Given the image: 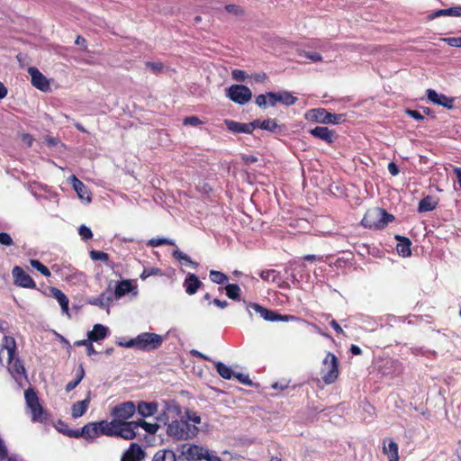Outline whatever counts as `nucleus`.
<instances>
[{
  "label": "nucleus",
  "mask_w": 461,
  "mask_h": 461,
  "mask_svg": "<svg viewBox=\"0 0 461 461\" xmlns=\"http://www.w3.org/2000/svg\"><path fill=\"white\" fill-rule=\"evenodd\" d=\"M164 341V337L157 333L142 332L137 337L129 339L126 344L127 348L149 352L159 348Z\"/></svg>",
  "instance_id": "obj_1"
},
{
  "label": "nucleus",
  "mask_w": 461,
  "mask_h": 461,
  "mask_svg": "<svg viewBox=\"0 0 461 461\" xmlns=\"http://www.w3.org/2000/svg\"><path fill=\"white\" fill-rule=\"evenodd\" d=\"M394 220V216L388 213L385 210L375 207L369 209L364 215L361 224L365 228L382 230L384 229L387 224Z\"/></svg>",
  "instance_id": "obj_2"
},
{
  "label": "nucleus",
  "mask_w": 461,
  "mask_h": 461,
  "mask_svg": "<svg viewBox=\"0 0 461 461\" xmlns=\"http://www.w3.org/2000/svg\"><path fill=\"white\" fill-rule=\"evenodd\" d=\"M199 429L186 420H176L167 424V434L176 440L189 439L196 436Z\"/></svg>",
  "instance_id": "obj_3"
},
{
  "label": "nucleus",
  "mask_w": 461,
  "mask_h": 461,
  "mask_svg": "<svg viewBox=\"0 0 461 461\" xmlns=\"http://www.w3.org/2000/svg\"><path fill=\"white\" fill-rule=\"evenodd\" d=\"M321 374L326 384H330L336 381L339 375V361L334 354L327 353L322 361Z\"/></svg>",
  "instance_id": "obj_4"
},
{
  "label": "nucleus",
  "mask_w": 461,
  "mask_h": 461,
  "mask_svg": "<svg viewBox=\"0 0 461 461\" xmlns=\"http://www.w3.org/2000/svg\"><path fill=\"white\" fill-rule=\"evenodd\" d=\"M226 92V96L239 104H245L252 98L251 90L244 85H232Z\"/></svg>",
  "instance_id": "obj_5"
},
{
  "label": "nucleus",
  "mask_w": 461,
  "mask_h": 461,
  "mask_svg": "<svg viewBox=\"0 0 461 461\" xmlns=\"http://www.w3.org/2000/svg\"><path fill=\"white\" fill-rule=\"evenodd\" d=\"M311 119L322 124H339L344 121V115L329 113L324 108L312 109L309 112Z\"/></svg>",
  "instance_id": "obj_6"
},
{
  "label": "nucleus",
  "mask_w": 461,
  "mask_h": 461,
  "mask_svg": "<svg viewBox=\"0 0 461 461\" xmlns=\"http://www.w3.org/2000/svg\"><path fill=\"white\" fill-rule=\"evenodd\" d=\"M268 105L274 107L277 103H280L285 106H291L297 101L291 92L282 90L278 92H267Z\"/></svg>",
  "instance_id": "obj_7"
},
{
  "label": "nucleus",
  "mask_w": 461,
  "mask_h": 461,
  "mask_svg": "<svg viewBox=\"0 0 461 461\" xmlns=\"http://www.w3.org/2000/svg\"><path fill=\"white\" fill-rule=\"evenodd\" d=\"M181 456L187 461H198L206 454V448L197 445L182 444L178 447Z\"/></svg>",
  "instance_id": "obj_8"
},
{
  "label": "nucleus",
  "mask_w": 461,
  "mask_h": 461,
  "mask_svg": "<svg viewBox=\"0 0 461 461\" xmlns=\"http://www.w3.org/2000/svg\"><path fill=\"white\" fill-rule=\"evenodd\" d=\"M136 411V406L133 402H124L118 405H115L111 411L113 417L115 420L125 421V420L130 419Z\"/></svg>",
  "instance_id": "obj_9"
},
{
  "label": "nucleus",
  "mask_w": 461,
  "mask_h": 461,
  "mask_svg": "<svg viewBox=\"0 0 461 461\" xmlns=\"http://www.w3.org/2000/svg\"><path fill=\"white\" fill-rule=\"evenodd\" d=\"M14 284L24 288H35L33 279L20 267H14L12 271Z\"/></svg>",
  "instance_id": "obj_10"
},
{
  "label": "nucleus",
  "mask_w": 461,
  "mask_h": 461,
  "mask_svg": "<svg viewBox=\"0 0 461 461\" xmlns=\"http://www.w3.org/2000/svg\"><path fill=\"white\" fill-rule=\"evenodd\" d=\"M28 73L31 76L32 85L41 91H47L50 88V83L46 77L34 67L28 68Z\"/></svg>",
  "instance_id": "obj_11"
},
{
  "label": "nucleus",
  "mask_w": 461,
  "mask_h": 461,
  "mask_svg": "<svg viewBox=\"0 0 461 461\" xmlns=\"http://www.w3.org/2000/svg\"><path fill=\"white\" fill-rule=\"evenodd\" d=\"M427 97L431 103L445 108L452 109L454 106V98L448 97L443 94H438L434 89L427 90Z\"/></svg>",
  "instance_id": "obj_12"
},
{
  "label": "nucleus",
  "mask_w": 461,
  "mask_h": 461,
  "mask_svg": "<svg viewBox=\"0 0 461 461\" xmlns=\"http://www.w3.org/2000/svg\"><path fill=\"white\" fill-rule=\"evenodd\" d=\"M69 183L72 184L74 190L77 194L78 197L82 201H86L87 203L91 202V195L89 189L86 185L80 181L75 175H72L68 177Z\"/></svg>",
  "instance_id": "obj_13"
},
{
  "label": "nucleus",
  "mask_w": 461,
  "mask_h": 461,
  "mask_svg": "<svg viewBox=\"0 0 461 461\" xmlns=\"http://www.w3.org/2000/svg\"><path fill=\"white\" fill-rule=\"evenodd\" d=\"M145 452L137 443H131L129 449L122 455L121 461H141Z\"/></svg>",
  "instance_id": "obj_14"
},
{
  "label": "nucleus",
  "mask_w": 461,
  "mask_h": 461,
  "mask_svg": "<svg viewBox=\"0 0 461 461\" xmlns=\"http://www.w3.org/2000/svg\"><path fill=\"white\" fill-rule=\"evenodd\" d=\"M113 301V295L111 292H104L97 297H94L88 300V303L91 305L98 306L101 309H106L109 312L110 306Z\"/></svg>",
  "instance_id": "obj_15"
},
{
  "label": "nucleus",
  "mask_w": 461,
  "mask_h": 461,
  "mask_svg": "<svg viewBox=\"0 0 461 461\" xmlns=\"http://www.w3.org/2000/svg\"><path fill=\"white\" fill-rule=\"evenodd\" d=\"M91 401V391H88L86 397L82 401H77L71 407V415L74 419L82 417L87 411Z\"/></svg>",
  "instance_id": "obj_16"
},
{
  "label": "nucleus",
  "mask_w": 461,
  "mask_h": 461,
  "mask_svg": "<svg viewBox=\"0 0 461 461\" xmlns=\"http://www.w3.org/2000/svg\"><path fill=\"white\" fill-rule=\"evenodd\" d=\"M115 437H120L124 439L135 438L136 431H134V425L128 421L118 420Z\"/></svg>",
  "instance_id": "obj_17"
},
{
  "label": "nucleus",
  "mask_w": 461,
  "mask_h": 461,
  "mask_svg": "<svg viewBox=\"0 0 461 461\" xmlns=\"http://www.w3.org/2000/svg\"><path fill=\"white\" fill-rule=\"evenodd\" d=\"M310 133L315 138L322 140L327 143H332L336 136L334 131L330 130L328 127L325 126H317L312 129L310 131Z\"/></svg>",
  "instance_id": "obj_18"
},
{
  "label": "nucleus",
  "mask_w": 461,
  "mask_h": 461,
  "mask_svg": "<svg viewBox=\"0 0 461 461\" xmlns=\"http://www.w3.org/2000/svg\"><path fill=\"white\" fill-rule=\"evenodd\" d=\"M201 285L202 282L199 280L196 275L193 273H188L183 283L185 293L189 295L196 294Z\"/></svg>",
  "instance_id": "obj_19"
},
{
  "label": "nucleus",
  "mask_w": 461,
  "mask_h": 461,
  "mask_svg": "<svg viewBox=\"0 0 461 461\" xmlns=\"http://www.w3.org/2000/svg\"><path fill=\"white\" fill-rule=\"evenodd\" d=\"M109 333V330L103 324H95L93 330L87 332V338L90 341L98 342L104 339Z\"/></svg>",
  "instance_id": "obj_20"
},
{
  "label": "nucleus",
  "mask_w": 461,
  "mask_h": 461,
  "mask_svg": "<svg viewBox=\"0 0 461 461\" xmlns=\"http://www.w3.org/2000/svg\"><path fill=\"white\" fill-rule=\"evenodd\" d=\"M136 408L141 417L147 418L153 416L158 411V404L155 402H140Z\"/></svg>",
  "instance_id": "obj_21"
},
{
  "label": "nucleus",
  "mask_w": 461,
  "mask_h": 461,
  "mask_svg": "<svg viewBox=\"0 0 461 461\" xmlns=\"http://www.w3.org/2000/svg\"><path fill=\"white\" fill-rule=\"evenodd\" d=\"M99 434L109 437H115L116 429L118 427V420L113 419L112 421L101 420L97 422Z\"/></svg>",
  "instance_id": "obj_22"
},
{
  "label": "nucleus",
  "mask_w": 461,
  "mask_h": 461,
  "mask_svg": "<svg viewBox=\"0 0 461 461\" xmlns=\"http://www.w3.org/2000/svg\"><path fill=\"white\" fill-rule=\"evenodd\" d=\"M440 16L461 17V5L453 6L447 9H439L428 15V20H434Z\"/></svg>",
  "instance_id": "obj_23"
},
{
  "label": "nucleus",
  "mask_w": 461,
  "mask_h": 461,
  "mask_svg": "<svg viewBox=\"0 0 461 461\" xmlns=\"http://www.w3.org/2000/svg\"><path fill=\"white\" fill-rule=\"evenodd\" d=\"M134 289L131 281L129 279L122 280L120 282H117L115 287H114V294L113 297L116 299H120L126 295L127 294L131 293Z\"/></svg>",
  "instance_id": "obj_24"
},
{
  "label": "nucleus",
  "mask_w": 461,
  "mask_h": 461,
  "mask_svg": "<svg viewBox=\"0 0 461 461\" xmlns=\"http://www.w3.org/2000/svg\"><path fill=\"white\" fill-rule=\"evenodd\" d=\"M50 292L52 296L59 302L62 312L69 316V300L68 296L61 290L56 287H52Z\"/></svg>",
  "instance_id": "obj_25"
},
{
  "label": "nucleus",
  "mask_w": 461,
  "mask_h": 461,
  "mask_svg": "<svg viewBox=\"0 0 461 461\" xmlns=\"http://www.w3.org/2000/svg\"><path fill=\"white\" fill-rule=\"evenodd\" d=\"M224 123L227 129L234 133H247L250 134V125L248 123L239 122L232 120H225Z\"/></svg>",
  "instance_id": "obj_26"
},
{
  "label": "nucleus",
  "mask_w": 461,
  "mask_h": 461,
  "mask_svg": "<svg viewBox=\"0 0 461 461\" xmlns=\"http://www.w3.org/2000/svg\"><path fill=\"white\" fill-rule=\"evenodd\" d=\"M395 239L398 240L396 247L397 252L402 257H409L411 254V242L408 238L396 235Z\"/></svg>",
  "instance_id": "obj_27"
},
{
  "label": "nucleus",
  "mask_w": 461,
  "mask_h": 461,
  "mask_svg": "<svg viewBox=\"0 0 461 461\" xmlns=\"http://www.w3.org/2000/svg\"><path fill=\"white\" fill-rule=\"evenodd\" d=\"M438 202L432 196L427 195L419 203V212H431L437 207Z\"/></svg>",
  "instance_id": "obj_28"
},
{
  "label": "nucleus",
  "mask_w": 461,
  "mask_h": 461,
  "mask_svg": "<svg viewBox=\"0 0 461 461\" xmlns=\"http://www.w3.org/2000/svg\"><path fill=\"white\" fill-rule=\"evenodd\" d=\"M81 433H84V438L86 439H94L97 438L99 434L97 422H90L81 428Z\"/></svg>",
  "instance_id": "obj_29"
},
{
  "label": "nucleus",
  "mask_w": 461,
  "mask_h": 461,
  "mask_svg": "<svg viewBox=\"0 0 461 461\" xmlns=\"http://www.w3.org/2000/svg\"><path fill=\"white\" fill-rule=\"evenodd\" d=\"M152 461H176V456L173 450L160 449L153 456Z\"/></svg>",
  "instance_id": "obj_30"
},
{
  "label": "nucleus",
  "mask_w": 461,
  "mask_h": 461,
  "mask_svg": "<svg viewBox=\"0 0 461 461\" xmlns=\"http://www.w3.org/2000/svg\"><path fill=\"white\" fill-rule=\"evenodd\" d=\"M172 256L175 259L178 260L182 265H189L194 268L198 267V263L191 259V258L179 249H176L172 252Z\"/></svg>",
  "instance_id": "obj_31"
},
{
  "label": "nucleus",
  "mask_w": 461,
  "mask_h": 461,
  "mask_svg": "<svg viewBox=\"0 0 461 461\" xmlns=\"http://www.w3.org/2000/svg\"><path fill=\"white\" fill-rule=\"evenodd\" d=\"M90 258L94 261H103L110 268L114 269L115 264L109 260V255L104 251L99 250H91Z\"/></svg>",
  "instance_id": "obj_32"
},
{
  "label": "nucleus",
  "mask_w": 461,
  "mask_h": 461,
  "mask_svg": "<svg viewBox=\"0 0 461 461\" xmlns=\"http://www.w3.org/2000/svg\"><path fill=\"white\" fill-rule=\"evenodd\" d=\"M9 371L15 380L21 379L25 374V368L19 359L14 360V363H12V360L10 361Z\"/></svg>",
  "instance_id": "obj_33"
},
{
  "label": "nucleus",
  "mask_w": 461,
  "mask_h": 461,
  "mask_svg": "<svg viewBox=\"0 0 461 461\" xmlns=\"http://www.w3.org/2000/svg\"><path fill=\"white\" fill-rule=\"evenodd\" d=\"M84 377H85V369L83 367V365L80 364L78 366V369L77 370L76 378L67 384V385L65 387L66 392L68 393V392L74 390L79 384V383L83 380Z\"/></svg>",
  "instance_id": "obj_34"
},
{
  "label": "nucleus",
  "mask_w": 461,
  "mask_h": 461,
  "mask_svg": "<svg viewBox=\"0 0 461 461\" xmlns=\"http://www.w3.org/2000/svg\"><path fill=\"white\" fill-rule=\"evenodd\" d=\"M215 368L218 372V374L224 379H231L234 376V372L231 370V368L222 362H215L214 363Z\"/></svg>",
  "instance_id": "obj_35"
},
{
  "label": "nucleus",
  "mask_w": 461,
  "mask_h": 461,
  "mask_svg": "<svg viewBox=\"0 0 461 461\" xmlns=\"http://www.w3.org/2000/svg\"><path fill=\"white\" fill-rule=\"evenodd\" d=\"M3 347L7 350L9 361L13 360L16 350L14 339L13 337L5 336Z\"/></svg>",
  "instance_id": "obj_36"
},
{
  "label": "nucleus",
  "mask_w": 461,
  "mask_h": 461,
  "mask_svg": "<svg viewBox=\"0 0 461 461\" xmlns=\"http://www.w3.org/2000/svg\"><path fill=\"white\" fill-rule=\"evenodd\" d=\"M384 451L389 456V461H398V445L390 440L387 446L384 447Z\"/></svg>",
  "instance_id": "obj_37"
},
{
  "label": "nucleus",
  "mask_w": 461,
  "mask_h": 461,
  "mask_svg": "<svg viewBox=\"0 0 461 461\" xmlns=\"http://www.w3.org/2000/svg\"><path fill=\"white\" fill-rule=\"evenodd\" d=\"M259 276L267 282L276 283L280 280L279 273L275 269L262 270Z\"/></svg>",
  "instance_id": "obj_38"
},
{
  "label": "nucleus",
  "mask_w": 461,
  "mask_h": 461,
  "mask_svg": "<svg viewBox=\"0 0 461 461\" xmlns=\"http://www.w3.org/2000/svg\"><path fill=\"white\" fill-rule=\"evenodd\" d=\"M226 295L231 300H240V288L236 284H229L225 286Z\"/></svg>",
  "instance_id": "obj_39"
},
{
  "label": "nucleus",
  "mask_w": 461,
  "mask_h": 461,
  "mask_svg": "<svg viewBox=\"0 0 461 461\" xmlns=\"http://www.w3.org/2000/svg\"><path fill=\"white\" fill-rule=\"evenodd\" d=\"M209 277L212 282L218 284V285H222V284L226 283L229 279L228 276L224 273L217 271V270H211L210 274H209Z\"/></svg>",
  "instance_id": "obj_40"
},
{
  "label": "nucleus",
  "mask_w": 461,
  "mask_h": 461,
  "mask_svg": "<svg viewBox=\"0 0 461 461\" xmlns=\"http://www.w3.org/2000/svg\"><path fill=\"white\" fill-rule=\"evenodd\" d=\"M31 266L38 270L41 274H42L44 276L49 277L50 276L51 273L50 269L44 266L41 262H40L37 259H30Z\"/></svg>",
  "instance_id": "obj_41"
},
{
  "label": "nucleus",
  "mask_w": 461,
  "mask_h": 461,
  "mask_svg": "<svg viewBox=\"0 0 461 461\" xmlns=\"http://www.w3.org/2000/svg\"><path fill=\"white\" fill-rule=\"evenodd\" d=\"M32 415V420L33 421H42L43 420V409L41 405L39 403H36L35 405L29 406Z\"/></svg>",
  "instance_id": "obj_42"
},
{
  "label": "nucleus",
  "mask_w": 461,
  "mask_h": 461,
  "mask_svg": "<svg viewBox=\"0 0 461 461\" xmlns=\"http://www.w3.org/2000/svg\"><path fill=\"white\" fill-rule=\"evenodd\" d=\"M94 341H90L89 339H83V340H77L75 342V346L80 347L85 346L86 349V353L88 356L95 355L97 352L94 348L93 343Z\"/></svg>",
  "instance_id": "obj_43"
},
{
  "label": "nucleus",
  "mask_w": 461,
  "mask_h": 461,
  "mask_svg": "<svg viewBox=\"0 0 461 461\" xmlns=\"http://www.w3.org/2000/svg\"><path fill=\"white\" fill-rule=\"evenodd\" d=\"M279 128L278 124L276 123V120L273 119H267L262 121L261 123V129L270 131V132H276L277 129Z\"/></svg>",
  "instance_id": "obj_44"
},
{
  "label": "nucleus",
  "mask_w": 461,
  "mask_h": 461,
  "mask_svg": "<svg viewBox=\"0 0 461 461\" xmlns=\"http://www.w3.org/2000/svg\"><path fill=\"white\" fill-rule=\"evenodd\" d=\"M149 245L151 247H158L161 245H171L175 246V241L166 238H154L149 241Z\"/></svg>",
  "instance_id": "obj_45"
},
{
  "label": "nucleus",
  "mask_w": 461,
  "mask_h": 461,
  "mask_svg": "<svg viewBox=\"0 0 461 461\" xmlns=\"http://www.w3.org/2000/svg\"><path fill=\"white\" fill-rule=\"evenodd\" d=\"M24 396H25V401H26L28 407L32 406V405L33 406L36 403H39L38 396H37L36 393L34 391H32V389L26 390L24 393Z\"/></svg>",
  "instance_id": "obj_46"
},
{
  "label": "nucleus",
  "mask_w": 461,
  "mask_h": 461,
  "mask_svg": "<svg viewBox=\"0 0 461 461\" xmlns=\"http://www.w3.org/2000/svg\"><path fill=\"white\" fill-rule=\"evenodd\" d=\"M299 56L307 58L313 62H318V61L322 60L321 55L315 51H304L303 50L299 53Z\"/></svg>",
  "instance_id": "obj_47"
},
{
  "label": "nucleus",
  "mask_w": 461,
  "mask_h": 461,
  "mask_svg": "<svg viewBox=\"0 0 461 461\" xmlns=\"http://www.w3.org/2000/svg\"><path fill=\"white\" fill-rule=\"evenodd\" d=\"M78 234L81 236L82 240H90L93 237V232L91 230V229L86 225H81L78 228Z\"/></svg>",
  "instance_id": "obj_48"
},
{
  "label": "nucleus",
  "mask_w": 461,
  "mask_h": 461,
  "mask_svg": "<svg viewBox=\"0 0 461 461\" xmlns=\"http://www.w3.org/2000/svg\"><path fill=\"white\" fill-rule=\"evenodd\" d=\"M142 425H143L142 429L149 434L157 433V431L158 430V429L160 427V425L158 423H149L147 421L143 422Z\"/></svg>",
  "instance_id": "obj_49"
},
{
  "label": "nucleus",
  "mask_w": 461,
  "mask_h": 461,
  "mask_svg": "<svg viewBox=\"0 0 461 461\" xmlns=\"http://www.w3.org/2000/svg\"><path fill=\"white\" fill-rule=\"evenodd\" d=\"M225 10L229 14H232L236 16L241 15L243 14V9L237 5H225Z\"/></svg>",
  "instance_id": "obj_50"
},
{
  "label": "nucleus",
  "mask_w": 461,
  "mask_h": 461,
  "mask_svg": "<svg viewBox=\"0 0 461 461\" xmlns=\"http://www.w3.org/2000/svg\"><path fill=\"white\" fill-rule=\"evenodd\" d=\"M256 104L261 108H266L268 104L267 92L266 94L258 95L256 97Z\"/></svg>",
  "instance_id": "obj_51"
},
{
  "label": "nucleus",
  "mask_w": 461,
  "mask_h": 461,
  "mask_svg": "<svg viewBox=\"0 0 461 461\" xmlns=\"http://www.w3.org/2000/svg\"><path fill=\"white\" fill-rule=\"evenodd\" d=\"M0 244L5 246H12L14 244V240L11 235L7 232H0Z\"/></svg>",
  "instance_id": "obj_52"
},
{
  "label": "nucleus",
  "mask_w": 461,
  "mask_h": 461,
  "mask_svg": "<svg viewBox=\"0 0 461 461\" xmlns=\"http://www.w3.org/2000/svg\"><path fill=\"white\" fill-rule=\"evenodd\" d=\"M160 272V270L157 267H152V268H145L142 273L140 274V278L142 280H145L146 278L151 276H155V275H158V273Z\"/></svg>",
  "instance_id": "obj_53"
},
{
  "label": "nucleus",
  "mask_w": 461,
  "mask_h": 461,
  "mask_svg": "<svg viewBox=\"0 0 461 461\" xmlns=\"http://www.w3.org/2000/svg\"><path fill=\"white\" fill-rule=\"evenodd\" d=\"M239 382L245 385H251L252 382L249 379V375H243L241 373H234V376Z\"/></svg>",
  "instance_id": "obj_54"
},
{
  "label": "nucleus",
  "mask_w": 461,
  "mask_h": 461,
  "mask_svg": "<svg viewBox=\"0 0 461 461\" xmlns=\"http://www.w3.org/2000/svg\"><path fill=\"white\" fill-rule=\"evenodd\" d=\"M443 41L447 43V45L451 47H459L461 48V37H450L444 38Z\"/></svg>",
  "instance_id": "obj_55"
},
{
  "label": "nucleus",
  "mask_w": 461,
  "mask_h": 461,
  "mask_svg": "<svg viewBox=\"0 0 461 461\" xmlns=\"http://www.w3.org/2000/svg\"><path fill=\"white\" fill-rule=\"evenodd\" d=\"M405 113L407 115H409L410 117L413 118L414 120H416L418 122L424 120V116L419 111L406 109Z\"/></svg>",
  "instance_id": "obj_56"
},
{
  "label": "nucleus",
  "mask_w": 461,
  "mask_h": 461,
  "mask_svg": "<svg viewBox=\"0 0 461 461\" xmlns=\"http://www.w3.org/2000/svg\"><path fill=\"white\" fill-rule=\"evenodd\" d=\"M60 432H62L63 434L70 437V438H84V433H81V429H70V430H61L60 429Z\"/></svg>",
  "instance_id": "obj_57"
},
{
  "label": "nucleus",
  "mask_w": 461,
  "mask_h": 461,
  "mask_svg": "<svg viewBox=\"0 0 461 461\" xmlns=\"http://www.w3.org/2000/svg\"><path fill=\"white\" fill-rule=\"evenodd\" d=\"M260 316L266 321H275L276 312L265 308Z\"/></svg>",
  "instance_id": "obj_58"
},
{
  "label": "nucleus",
  "mask_w": 461,
  "mask_h": 461,
  "mask_svg": "<svg viewBox=\"0 0 461 461\" xmlns=\"http://www.w3.org/2000/svg\"><path fill=\"white\" fill-rule=\"evenodd\" d=\"M251 309L254 310L257 313H259L260 315L262 314L265 307L259 305L258 303H250L249 305H248V312L251 315Z\"/></svg>",
  "instance_id": "obj_59"
},
{
  "label": "nucleus",
  "mask_w": 461,
  "mask_h": 461,
  "mask_svg": "<svg viewBox=\"0 0 461 461\" xmlns=\"http://www.w3.org/2000/svg\"><path fill=\"white\" fill-rule=\"evenodd\" d=\"M232 78L242 82L246 79V73L243 70L235 69L232 71Z\"/></svg>",
  "instance_id": "obj_60"
},
{
  "label": "nucleus",
  "mask_w": 461,
  "mask_h": 461,
  "mask_svg": "<svg viewBox=\"0 0 461 461\" xmlns=\"http://www.w3.org/2000/svg\"><path fill=\"white\" fill-rule=\"evenodd\" d=\"M201 123L200 120L198 117L196 116H190V117H186L185 120H184V124L185 125H192V126H197Z\"/></svg>",
  "instance_id": "obj_61"
},
{
  "label": "nucleus",
  "mask_w": 461,
  "mask_h": 461,
  "mask_svg": "<svg viewBox=\"0 0 461 461\" xmlns=\"http://www.w3.org/2000/svg\"><path fill=\"white\" fill-rule=\"evenodd\" d=\"M0 461H24V460L18 455H15V454L8 455L6 453V456L0 457Z\"/></svg>",
  "instance_id": "obj_62"
},
{
  "label": "nucleus",
  "mask_w": 461,
  "mask_h": 461,
  "mask_svg": "<svg viewBox=\"0 0 461 461\" xmlns=\"http://www.w3.org/2000/svg\"><path fill=\"white\" fill-rule=\"evenodd\" d=\"M146 66L155 73L161 71L163 68L162 63L159 62H148Z\"/></svg>",
  "instance_id": "obj_63"
},
{
  "label": "nucleus",
  "mask_w": 461,
  "mask_h": 461,
  "mask_svg": "<svg viewBox=\"0 0 461 461\" xmlns=\"http://www.w3.org/2000/svg\"><path fill=\"white\" fill-rule=\"evenodd\" d=\"M203 458L207 461H221L220 456H218L216 455H211L209 453L208 449H206V454L203 455Z\"/></svg>",
  "instance_id": "obj_64"
}]
</instances>
